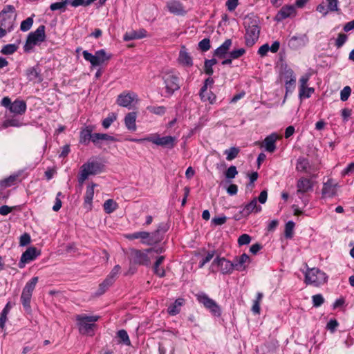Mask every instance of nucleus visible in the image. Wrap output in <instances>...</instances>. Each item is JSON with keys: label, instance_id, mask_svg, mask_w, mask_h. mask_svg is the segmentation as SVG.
Here are the masks:
<instances>
[{"label": "nucleus", "instance_id": "0eeeda50", "mask_svg": "<svg viewBox=\"0 0 354 354\" xmlns=\"http://www.w3.org/2000/svg\"><path fill=\"white\" fill-rule=\"evenodd\" d=\"M82 54L85 60L89 62L93 67L101 66L111 58V55L102 49L96 51L94 55L87 50H84Z\"/></svg>", "mask_w": 354, "mask_h": 354}, {"label": "nucleus", "instance_id": "8fccbe9b", "mask_svg": "<svg viewBox=\"0 0 354 354\" xmlns=\"http://www.w3.org/2000/svg\"><path fill=\"white\" fill-rule=\"evenodd\" d=\"M315 92V89L312 87H304L303 89H299V96L300 98H308Z\"/></svg>", "mask_w": 354, "mask_h": 354}, {"label": "nucleus", "instance_id": "ea45409f", "mask_svg": "<svg viewBox=\"0 0 354 354\" xmlns=\"http://www.w3.org/2000/svg\"><path fill=\"white\" fill-rule=\"evenodd\" d=\"M263 293L258 292L257 294V298L253 302V305L252 307V311L254 314H259L260 313V303L261 302V300L263 299Z\"/></svg>", "mask_w": 354, "mask_h": 354}, {"label": "nucleus", "instance_id": "49530a36", "mask_svg": "<svg viewBox=\"0 0 354 354\" xmlns=\"http://www.w3.org/2000/svg\"><path fill=\"white\" fill-rule=\"evenodd\" d=\"M32 24L33 19L32 17H28L21 23L20 29L21 31L26 32L31 28Z\"/></svg>", "mask_w": 354, "mask_h": 354}, {"label": "nucleus", "instance_id": "09e8293b", "mask_svg": "<svg viewBox=\"0 0 354 354\" xmlns=\"http://www.w3.org/2000/svg\"><path fill=\"white\" fill-rule=\"evenodd\" d=\"M22 125V123L16 118H12L6 120L3 123V127L4 128H7L9 127H19Z\"/></svg>", "mask_w": 354, "mask_h": 354}, {"label": "nucleus", "instance_id": "9d476101", "mask_svg": "<svg viewBox=\"0 0 354 354\" xmlns=\"http://www.w3.org/2000/svg\"><path fill=\"white\" fill-rule=\"evenodd\" d=\"M139 102L138 95L133 92H124L120 94L117 98V104L122 107L131 109Z\"/></svg>", "mask_w": 354, "mask_h": 354}, {"label": "nucleus", "instance_id": "f03ea898", "mask_svg": "<svg viewBox=\"0 0 354 354\" xmlns=\"http://www.w3.org/2000/svg\"><path fill=\"white\" fill-rule=\"evenodd\" d=\"M17 17L15 8L11 5L6 6L0 12V26L11 31Z\"/></svg>", "mask_w": 354, "mask_h": 354}, {"label": "nucleus", "instance_id": "a211bd4d", "mask_svg": "<svg viewBox=\"0 0 354 354\" xmlns=\"http://www.w3.org/2000/svg\"><path fill=\"white\" fill-rule=\"evenodd\" d=\"M120 271V266L119 265L115 266L106 279L100 285V289L102 290V292H104L114 282Z\"/></svg>", "mask_w": 354, "mask_h": 354}, {"label": "nucleus", "instance_id": "20e7f679", "mask_svg": "<svg viewBox=\"0 0 354 354\" xmlns=\"http://www.w3.org/2000/svg\"><path fill=\"white\" fill-rule=\"evenodd\" d=\"M102 171V165L100 162L95 161L87 162L81 167L78 181L80 184H83L89 176L97 174Z\"/></svg>", "mask_w": 354, "mask_h": 354}, {"label": "nucleus", "instance_id": "603ef678", "mask_svg": "<svg viewBox=\"0 0 354 354\" xmlns=\"http://www.w3.org/2000/svg\"><path fill=\"white\" fill-rule=\"evenodd\" d=\"M245 53V50L243 48L233 50L229 53V57L233 59H238Z\"/></svg>", "mask_w": 354, "mask_h": 354}, {"label": "nucleus", "instance_id": "4468645a", "mask_svg": "<svg viewBox=\"0 0 354 354\" xmlns=\"http://www.w3.org/2000/svg\"><path fill=\"white\" fill-rule=\"evenodd\" d=\"M153 249H148L145 251L136 250L133 253V260L136 263L149 265L152 258Z\"/></svg>", "mask_w": 354, "mask_h": 354}, {"label": "nucleus", "instance_id": "6e6d98bb", "mask_svg": "<svg viewBox=\"0 0 354 354\" xmlns=\"http://www.w3.org/2000/svg\"><path fill=\"white\" fill-rule=\"evenodd\" d=\"M27 77L30 81H35L39 78V73L35 68H30L27 71Z\"/></svg>", "mask_w": 354, "mask_h": 354}, {"label": "nucleus", "instance_id": "cd10ccee", "mask_svg": "<svg viewBox=\"0 0 354 354\" xmlns=\"http://www.w3.org/2000/svg\"><path fill=\"white\" fill-rule=\"evenodd\" d=\"M168 10L174 15H183L185 13V10L182 5L178 1H170L167 3Z\"/></svg>", "mask_w": 354, "mask_h": 354}, {"label": "nucleus", "instance_id": "2f4dec72", "mask_svg": "<svg viewBox=\"0 0 354 354\" xmlns=\"http://www.w3.org/2000/svg\"><path fill=\"white\" fill-rule=\"evenodd\" d=\"M136 113L135 112H130L127 113L124 118V124L126 127L130 131L136 130Z\"/></svg>", "mask_w": 354, "mask_h": 354}, {"label": "nucleus", "instance_id": "79ce46f5", "mask_svg": "<svg viewBox=\"0 0 354 354\" xmlns=\"http://www.w3.org/2000/svg\"><path fill=\"white\" fill-rule=\"evenodd\" d=\"M100 140L114 141L115 138L113 136H109L108 134L106 133L93 134V142L95 143Z\"/></svg>", "mask_w": 354, "mask_h": 354}, {"label": "nucleus", "instance_id": "39448f33", "mask_svg": "<svg viewBox=\"0 0 354 354\" xmlns=\"http://www.w3.org/2000/svg\"><path fill=\"white\" fill-rule=\"evenodd\" d=\"M327 276L318 268L308 269L305 274V281L307 284L319 286L326 282Z\"/></svg>", "mask_w": 354, "mask_h": 354}, {"label": "nucleus", "instance_id": "4be33fe9", "mask_svg": "<svg viewBox=\"0 0 354 354\" xmlns=\"http://www.w3.org/2000/svg\"><path fill=\"white\" fill-rule=\"evenodd\" d=\"M280 138L276 133H272L267 136L262 145L266 150L270 153H272L276 149V141Z\"/></svg>", "mask_w": 354, "mask_h": 354}, {"label": "nucleus", "instance_id": "58836bf2", "mask_svg": "<svg viewBox=\"0 0 354 354\" xmlns=\"http://www.w3.org/2000/svg\"><path fill=\"white\" fill-rule=\"evenodd\" d=\"M117 208V203L112 199H109L104 203V209L107 214L113 212Z\"/></svg>", "mask_w": 354, "mask_h": 354}, {"label": "nucleus", "instance_id": "e433bc0d", "mask_svg": "<svg viewBox=\"0 0 354 354\" xmlns=\"http://www.w3.org/2000/svg\"><path fill=\"white\" fill-rule=\"evenodd\" d=\"M92 130L89 128H86L80 132V142L82 144L86 145L91 140L93 141Z\"/></svg>", "mask_w": 354, "mask_h": 354}, {"label": "nucleus", "instance_id": "37998d69", "mask_svg": "<svg viewBox=\"0 0 354 354\" xmlns=\"http://www.w3.org/2000/svg\"><path fill=\"white\" fill-rule=\"evenodd\" d=\"M216 64V60L215 59L205 60L204 66L205 73L209 75H211L214 72L212 67Z\"/></svg>", "mask_w": 354, "mask_h": 354}, {"label": "nucleus", "instance_id": "ddd939ff", "mask_svg": "<svg viewBox=\"0 0 354 354\" xmlns=\"http://www.w3.org/2000/svg\"><path fill=\"white\" fill-rule=\"evenodd\" d=\"M146 140L151 142L156 145L172 149L176 143V138L173 136L160 137L158 134H153L151 136L147 137Z\"/></svg>", "mask_w": 354, "mask_h": 354}, {"label": "nucleus", "instance_id": "de8ad7c7", "mask_svg": "<svg viewBox=\"0 0 354 354\" xmlns=\"http://www.w3.org/2000/svg\"><path fill=\"white\" fill-rule=\"evenodd\" d=\"M17 50V46L15 44H7L4 46L1 53L3 55H12Z\"/></svg>", "mask_w": 354, "mask_h": 354}, {"label": "nucleus", "instance_id": "c03bdc74", "mask_svg": "<svg viewBox=\"0 0 354 354\" xmlns=\"http://www.w3.org/2000/svg\"><path fill=\"white\" fill-rule=\"evenodd\" d=\"M117 119V114L115 113H111L109 115L102 121V126L105 129H108L111 124Z\"/></svg>", "mask_w": 354, "mask_h": 354}, {"label": "nucleus", "instance_id": "0e129e2a", "mask_svg": "<svg viewBox=\"0 0 354 354\" xmlns=\"http://www.w3.org/2000/svg\"><path fill=\"white\" fill-rule=\"evenodd\" d=\"M310 79L309 74H305L299 79V89H304V87L307 86L308 82Z\"/></svg>", "mask_w": 354, "mask_h": 354}, {"label": "nucleus", "instance_id": "c9c22d12", "mask_svg": "<svg viewBox=\"0 0 354 354\" xmlns=\"http://www.w3.org/2000/svg\"><path fill=\"white\" fill-rule=\"evenodd\" d=\"M96 187V184L92 183L88 186L84 196V203L91 206V203L94 196V188Z\"/></svg>", "mask_w": 354, "mask_h": 354}, {"label": "nucleus", "instance_id": "f3484780", "mask_svg": "<svg viewBox=\"0 0 354 354\" xmlns=\"http://www.w3.org/2000/svg\"><path fill=\"white\" fill-rule=\"evenodd\" d=\"M283 78L285 83V86L286 89V95L288 93L292 92L295 89V83H296V77L292 70L288 69L286 70L283 74Z\"/></svg>", "mask_w": 354, "mask_h": 354}, {"label": "nucleus", "instance_id": "bf43d9fd", "mask_svg": "<svg viewBox=\"0 0 354 354\" xmlns=\"http://www.w3.org/2000/svg\"><path fill=\"white\" fill-rule=\"evenodd\" d=\"M347 40V35L343 33L338 35L337 38L335 41V46L337 48L342 46Z\"/></svg>", "mask_w": 354, "mask_h": 354}, {"label": "nucleus", "instance_id": "3c124183", "mask_svg": "<svg viewBox=\"0 0 354 354\" xmlns=\"http://www.w3.org/2000/svg\"><path fill=\"white\" fill-rule=\"evenodd\" d=\"M295 227V223L288 221L285 226V236L286 238H292L293 235V230Z\"/></svg>", "mask_w": 354, "mask_h": 354}, {"label": "nucleus", "instance_id": "c85d7f7f", "mask_svg": "<svg viewBox=\"0 0 354 354\" xmlns=\"http://www.w3.org/2000/svg\"><path fill=\"white\" fill-rule=\"evenodd\" d=\"M261 210V207L257 205V201L254 198L248 204L245 205L241 213L244 216H248L252 212H259Z\"/></svg>", "mask_w": 354, "mask_h": 354}, {"label": "nucleus", "instance_id": "f704fd0d", "mask_svg": "<svg viewBox=\"0 0 354 354\" xmlns=\"http://www.w3.org/2000/svg\"><path fill=\"white\" fill-rule=\"evenodd\" d=\"M164 259H165L164 256H159L157 258V259L154 263V266H153L154 273L160 277H164L165 274L164 268L160 267V265L162 263Z\"/></svg>", "mask_w": 354, "mask_h": 354}, {"label": "nucleus", "instance_id": "9b49d317", "mask_svg": "<svg viewBox=\"0 0 354 354\" xmlns=\"http://www.w3.org/2000/svg\"><path fill=\"white\" fill-rule=\"evenodd\" d=\"M38 281V277H34L29 281H28L24 288L21 296V300L24 307L26 309L30 308V303L32 292Z\"/></svg>", "mask_w": 354, "mask_h": 354}, {"label": "nucleus", "instance_id": "72a5a7b5", "mask_svg": "<svg viewBox=\"0 0 354 354\" xmlns=\"http://www.w3.org/2000/svg\"><path fill=\"white\" fill-rule=\"evenodd\" d=\"M200 95L203 101H207L210 104H213L216 100V95L211 91L205 89V88H201Z\"/></svg>", "mask_w": 354, "mask_h": 354}, {"label": "nucleus", "instance_id": "a18cd8bd", "mask_svg": "<svg viewBox=\"0 0 354 354\" xmlns=\"http://www.w3.org/2000/svg\"><path fill=\"white\" fill-rule=\"evenodd\" d=\"M118 337L120 339V342L123 343L124 344L127 346H129L131 344L129 335L126 330H120L118 332Z\"/></svg>", "mask_w": 354, "mask_h": 354}, {"label": "nucleus", "instance_id": "423d86ee", "mask_svg": "<svg viewBox=\"0 0 354 354\" xmlns=\"http://www.w3.org/2000/svg\"><path fill=\"white\" fill-rule=\"evenodd\" d=\"M245 43L248 46H252L258 40L260 33V28L256 19L252 20L250 22H245Z\"/></svg>", "mask_w": 354, "mask_h": 354}, {"label": "nucleus", "instance_id": "774afa93", "mask_svg": "<svg viewBox=\"0 0 354 354\" xmlns=\"http://www.w3.org/2000/svg\"><path fill=\"white\" fill-rule=\"evenodd\" d=\"M239 0H227L226 6L229 11H234L238 6Z\"/></svg>", "mask_w": 354, "mask_h": 354}, {"label": "nucleus", "instance_id": "052dcab7", "mask_svg": "<svg viewBox=\"0 0 354 354\" xmlns=\"http://www.w3.org/2000/svg\"><path fill=\"white\" fill-rule=\"evenodd\" d=\"M199 48L203 51H207L210 48V41L209 39H203L198 44Z\"/></svg>", "mask_w": 354, "mask_h": 354}, {"label": "nucleus", "instance_id": "338daca9", "mask_svg": "<svg viewBox=\"0 0 354 354\" xmlns=\"http://www.w3.org/2000/svg\"><path fill=\"white\" fill-rule=\"evenodd\" d=\"M339 324L336 319H330L326 326V328L331 333H334Z\"/></svg>", "mask_w": 354, "mask_h": 354}, {"label": "nucleus", "instance_id": "e2e57ef3", "mask_svg": "<svg viewBox=\"0 0 354 354\" xmlns=\"http://www.w3.org/2000/svg\"><path fill=\"white\" fill-rule=\"evenodd\" d=\"M238 174L235 166H230L225 172V176L227 178H234Z\"/></svg>", "mask_w": 354, "mask_h": 354}, {"label": "nucleus", "instance_id": "5701e85b", "mask_svg": "<svg viewBox=\"0 0 354 354\" xmlns=\"http://www.w3.org/2000/svg\"><path fill=\"white\" fill-rule=\"evenodd\" d=\"M308 38L306 35H298L292 37L288 41V46L292 49H298L306 45Z\"/></svg>", "mask_w": 354, "mask_h": 354}, {"label": "nucleus", "instance_id": "a878e982", "mask_svg": "<svg viewBox=\"0 0 354 354\" xmlns=\"http://www.w3.org/2000/svg\"><path fill=\"white\" fill-rule=\"evenodd\" d=\"M10 111L14 114L22 115L26 111V104L24 101L16 100L10 106Z\"/></svg>", "mask_w": 354, "mask_h": 354}, {"label": "nucleus", "instance_id": "4d7b16f0", "mask_svg": "<svg viewBox=\"0 0 354 354\" xmlns=\"http://www.w3.org/2000/svg\"><path fill=\"white\" fill-rule=\"evenodd\" d=\"M351 93L350 86H346L340 92V99L342 101L345 102L348 100Z\"/></svg>", "mask_w": 354, "mask_h": 354}, {"label": "nucleus", "instance_id": "dca6fc26", "mask_svg": "<svg viewBox=\"0 0 354 354\" xmlns=\"http://www.w3.org/2000/svg\"><path fill=\"white\" fill-rule=\"evenodd\" d=\"M40 252L34 247L28 248L21 255L19 267L23 268L26 263H28L37 258Z\"/></svg>", "mask_w": 354, "mask_h": 354}, {"label": "nucleus", "instance_id": "6e6552de", "mask_svg": "<svg viewBox=\"0 0 354 354\" xmlns=\"http://www.w3.org/2000/svg\"><path fill=\"white\" fill-rule=\"evenodd\" d=\"M197 301L207 309L213 315L219 317L221 315V310L217 303L209 298L204 292H199L196 295Z\"/></svg>", "mask_w": 354, "mask_h": 354}, {"label": "nucleus", "instance_id": "4c0bfd02", "mask_svg": "<svg viewBox=\"0 0 354 354\" xmlns=\"http://www.w3.org/2000/svg\"><path fill=\"white\" fill-rule=\"evenodd\" d=\"M18 174H13L0 181V185L3 187H8L15 185L18 179Z\"/></svg>", "mask_w": 354, "mask_h": 354}, {"label": "nucleus", "instance_id": "864d4df0", "mask_svg": "<svg viewBox=\"0 0 354 354\" xmlns=\"http://www.w3.org/2000/svg\"><path fill=\"white\" fill-rule=\"evenodd\" d=\"M147 109L151 112L156 115H163L165 112V108L162 106H149L147 107Z\"/></svg>", "mask_w": 354, "mask_h": 354}, {"label": "nucleus", "instance_id": "f257e3e1", "mask_svg": "<svg viewBox=\"0 0 354 354\" xmlns=\"http://www.w3.org/2000/svg\"><path fill=\"white\" fill-rule=\"evenodd\" d=\"M161 76L165 85V96H171L176 91L180 88L179 79L174 71L171 70L164 71Z\"/></svg>", "mask_w": 354, "mask_h": 354}, {"label": "nucleus", "instance_id": "bb28decb", "mask_svg": "<svg viewBox=\"0 0 354 354\" xmlns=\"http://www.w3.org/2000/svg\"><path fill=\"white\" fill-rule=\"evenodd\" d=\"M296 169L298 171L305 172L307 174H311L315 171V169L310 165L308 160L303 157L298 158L296 165Z\"/></svg>", "mask_w": 354, "mask_h": 354}, {"label": "nucleus", "instance_id": "1a4fd4ad", "mask_svg": "<svg viewBox=\"0 0 354 354\" xmlns=\"http://www.w3.org/2000/svg\"><path fill=\"white\" fill-rule=\"evenodd\" d=\"M80 333H88L95 326V322L99 319V316H88L86 315H77L75 317Z\"/></svg>", "mask_w": 354, "mask_h": 354}, {"label": "nucleus", "instance_id": "473e14b6", "mask_svg": "<svg viewBox=\"0 0 354 354\" xmlns=\"http://www.w3.org/2000/svg\"><path fill=\"white\" fill-rule=\"evenodd\" d=\"M184 304V299L181 298L177 299L174 303L171 304L168 308V313L171 315H177L180 310L181 306Z\"/></svg>", "mask_w": 354, "mask_h": 354}, {"label": "nucleus", "instance_id": "412c9836", "mask_svg": "<svg viewBox=\"0 0 354 354\" xmlns=\"http://www.w3.org/2000/svg\"><path fill=\"white\" fill-rule=\"evenodd\" d=\"M178 62L180 64L186 67H191L193 65L192 57L185 46H182L180 50Z\"/></svg>", "mask_w": 354, "mask_h": 354}, {"label": "nucleus", "instance_id": "13d9d810", "mask_svg": "<svg viewBox=\"0 0 354 354\" xmlns=\"http://www.w3.org/2000/svg\"><path fill=\"white\" fill-rule=\"evenodd\" d=\"M312 299L313 304L315 307L320 306L324 301L323 296L320 294L313 295Z\"/></svg>", "mask_w": 354, "mask_h": 354}, {"label": "nucleus", "instance_id": "7ed1b4c3", "mask_svg": "<svg viewBox=\"0 0 354 354\" xmlns=\"http://www.w3.org/2000/svg\"><path fill=\"white\" fill-rule=\"evenodd\" d=\"M45 26H39L34 32H30L26 39L24 46L25 52H30L37 45H39L45 40Z\"/></svg>", "mask_w": 354, "mask_h": 354}, {"label": "nucleus", "instance_id": "69168bd1", "mask_svg": "<svg viewBox=\"0 0 354 354\" xmlns=\"http://www.w3.org/2000/svg\"><path fill=\"white\" fill-rule=\"evenodd\" d=\"M214 252H209L200 262L199 267L203 268L205 264L209 262L214 257Z\"/></svg>", "mask_w": 354, "mask_h": 354}, {"label": "nucleus", "instance_id": "680f3d73", "mask_svg": "<svg viewBox=\"0 0 354 354\" xmlns=\"http://www.w3.org/2000/svg\"><path fill=\"white\" fill-rule=\"evenodd\" d=\"M250 241H251L250 236L247 234H243L239 237L238 243L240 245H247L250 243Z\"/></svg>", "mask_w": 354, "mask_h": 354}, {"label": "nucleus", "instance_id": "c756f323", "mask_svg": "<svg viewBox=\"0 0 354 354\" xmlns=\"http://www.w3.org/2000/svg\"><path fill=\"white\" fill-rule=\"evenodd\" d=\"M147 36V31L144 29H140L139 30H131L130 32H127L124 35V41H131L133 39H139L144 38Z\"/></svg>", "mask_w": 354, "mask_h": 354}, {"label": "nucleus", "instance_id": "393cba45", "mask_svg": "<svg viewBox=\"0 0 354 354\" xmlns=\"http://www.w3.org/2000/svg\"><path fill=\"white\" fill-rule=\"evenodd\" d=\"M313 182L306 178H301L298 180L297 183V194H304L308 192L313 189Z\"/></svg>", "mask_w": 354, "mask_h": 354}, {"label": "nucleus", "instance_id": "a19ab883", "mask_svg": "<svg viewBox=\"0 0 354 354\" xmlns=\"http://www.w3.org/2000/svg\"><path fill=\"white\" fill-rule=\"evenodd\" d=\"M239 153V149L237 147H231L228 149L225 150L224 153L226 155V159L227 160H232L238 156Z\"/></svg>", "mask_w": 354, "mask_h": 354}, {"label": "nucleus", "instance_id": "b1692460", "mask_svg": "<svg viewBox=\"0 0 354 354\" xmlns=\"http://www.w3.org/2000/svg\"><path fill=\"white\" fill-rule=\"evenodd\" d=\"M158 234V230L149 233L147 232L142 231L141 232V234L140 236V239L143 244H146L148 245H152L155 243H157L159 241V239L157 237V234Z\"/></svg>", "mask_w": 354, "mask_h": 354}, {"label": "nucleus", "instance_id": "2eb2a0df", "mask_svg": "<svg viewBox=\"0 0 354 354\" xmlns=\"http://www.w3.org/2000/svg\"><path fill=\"white\" fill-rule=\"evenodd\" d=\"M297 14L296 7L294 5L283 6L277 12L275 19L278 21L286 19L288 17H295Z\"/></svg>", "mask_w": 354, "mask_h": 354}, {"label": "nucleus", "instance_id": "aec40b11", "mask_svg": "<svg viewBox=\"0 0 354 354\" xmlns=\"http://www.w3.org/2000/svg\"><path fill=\"white\" fill-rule=\"evenodd\" d=\"M250 262L249 256L246 254H243L239 257H236L232 263L233 269L238 271H243L246 269L248 265Z\"/></svg>", "mask_w": 354, "mask_h": 354}, {"label": "nucleus", "instance_id": "6ab92c4d", "mask_svg": "<svg viewBox=\"0 0 354 354\" xmlns=\"http://www.w3.org/2000/svg\"><path fill=\"white\" fill-rule=\"evenodd\" d=\"M337 192V184L334 183L333 180L329 179L323 185L322 190V196L324 198H331L335 196Z\"/></svg>", "mask_w": 354, "mask_h": 354}, {"label": "nucleus", "instance_id": "7c9ffc66", "mask_svg": "<svg viewBox=\"0 0 354 354\" xmlns=\"http://www.w3.org/2000/svg\"><path fill=\"white\" fill-rule=\"evenodd\" d=\"M232 44V39H226L219 47L216 49L214 55L221 58L224 57L230 48Z\"/></svg>", "mask_w": 354, "mask_h": 354}, {"label": "nucleus", "instance_id": "f8f14e48", "mask_svg": "<svg viewBox=\"0 0 354 354\" xmlns=\"http://www.w3.org/2000/svg\"><path fill=\"white\" fill-rule=\"evenodd\" d=\"M212 271L219 270L223 274H230L233 271L232 262L224 257H216L212 263Z\"/></svg>", "mask_w": 354, "mask_h": 354}, {"label": "nucleus", "instance_id": "5fc2aeb1", "mask_svg": "<svg viewBox=\"0 0 354 354\" xmlns=\"http://www.w3.org/2000/svg\"><path fill=\"white\" fill-rule=\"evenodd\" d=\"M68 3H69V0H65V1H62V2L53 3H52L50 5V8L53 11L57 10H61V9L65 8V6Z\"/></svg>", "mask_w": 354, "mask_h": 354}]
</instances>
